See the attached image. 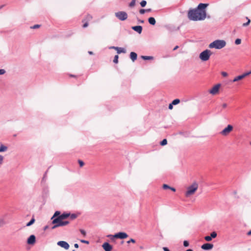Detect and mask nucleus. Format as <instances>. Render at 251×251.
<instances>
[{
    "instance_id": "obj_1",
    "label": "nucleus",
    "mask_w": 251,
    "mask_h": 251,
    "mask_svg": "<svg viewBox=\"0 0 251 251\" xmlns=\"http://www.w3.org/2000/svg\"><path fill=\"white\" fill-rule=\"evenodd\" d=\"M207 6L208 4L201 3L197 8L190 10L188 13L189 19L194 21L204 20L206 16L205 8Z\"/></svg>"
},
{
    "instance_id": "obj_2",
    "label": "nucleus",
    "mask_w": 251,
    "mask_h": 251,
    "mask_svg": "<svg viewBox=\"0 0 251 251\" xmlns=\"http://www.w3.org/2000/svg\"><path fill=\"white\" fill-rule=\"evenodd\" d=\"M226 45V42L224 40H216L211 43L209 45L210 49L215 48L216 49H221L224 48Z\"/></svg>"
},
{
    "instance_id": "obj_3",
    "label": "nucleus",
    "mask_w": 251,
    "mask_h": 251,
    "mask_svg": "<svg viewBox=\"0 0 251 251\" xmlns=\"http://www.w3.org/2000/svg\"><path fill=\"white\" fill-rule=\"evenodd\" d=\"M52 220V223L54 224V226L52 227V229L56 228L59 226H66L69 223L68 221H63V220L61 219L59 217Z\"/></svg>"
},
{
    "instance_id": "obj_4",
    "label": "nucleus",
    "mask_w": 251,
    "mask_h": 251,
    "mask_svg": "<svg viewBox=\"0 0 251 251\" xmlns=\"http://www.w3.org/2000/svg\"><path fill=\"white\" fill-rule=\"evenodd\" d=\"M198 188V184L197 182H194L192 185L187 188V191L185 195L186 197H189L193 195Z\"/></svg>"
},
{
    "instance_id": "obj_5",
    "label": "nucleus",
    "mask_w": 251,
    "mask_h": 251,
    "mask_svg": "<svg viewBox=\"0 0 251 251\" xmlns=\"http://www.w3.org/2000/svg\"><path fill=\"white\" fill-rule=\"evenodd\" d=\"M211 55V51L209 50H206L202 51L199 55L200 58L203 61L209 60Z\"/></svg>"
},
{
    "instance_id": "obj_6",
    "label": "nucleus",
    "mask_w": 251,
    "mask_h": 251,
    "mask_svg": "<svg viewBox=\"0 0 251 251\" xmlns=\"http://www.w3.org/2000/svg\"><path fill=\"white\" fill-rule=\"evenodd\" d=\"M107 237H110L111 240H112L114 238L123 239L127 238L128 237V235L126 232H120L116 233L114 235H108Z\"/></svg>"
},
{
    "instance_id": "obj_7",
    "label": "nucleus",
    "mask_w": 251,
    "mask_h": 251,
    "mask_svg": "<svg viewBox=\"0 0 251 251\" xmlns=\"http://www.w3.org/2000/svg\"><path fill=\"white\" fill-rule=\"evenodd\" d=\"M233 127L231 125H228L227 126L220 132V134L224 136H226L233 130Z\"/></svg>"
},
{
    "instance_id": "obj_8",
    "label": "nucleus",
    "mask_w": 251,
    "mask_h": 251,
    "mask_svg": "<svg viewBox=\"0 0 251 251\" xmlns=\"http://www.w3.org/2000/svg\"><path fill=\"white\" fill-rule=\"evenodd\" d=\"M116 17L121 21H124L127 18V14L126 12L119 11L115 13Z\"/></svg>"
},
{
    "instance_id": "obj_9",
    "label": "nucleus",
    "mask_w": 251,
    "mask_h": 251,
    "mask_svg": "<svg viewBox=\"0 0 251 251\" xmlns=\"http://www.w3.org/2000/svg\"><path fill=\"white\" fill-rule=\"evenodd\" d=\"M220 87L221 84L219 83L215 85L210 90H209V93L213 95L217 94L219 93Z\"/></svg>"
},
{
    "instance_id": "obj_10",
    "label": "nucleus",
    "mask_w": 251,
    "mask_h": 251,
    "mask_svg": "<svg viewBox=\"0 0 251 251\" xmlns=\"http://www.w3.org/2000/svg\"><path fill=\"white\" fill-rule=\"evenodd\" d=\"M57 245L66 250H68L69 248V244L67 242L64 241H60L58 242Z\"/></svg>"
},
{
    "instance_id": "obj_11",
    "label": "nucleus",
    "mask_w": 251,
    "mask_h": 251,
    "mask_svg": "<svg viewBox=\"0 0 251 251\" xmlns=\"http://www.w3.org/2000/svg\"><path fill=\"white\" fill-rule=\"evenodd\" d=\"M36 242V237L34 235H30L27 240V243L29 245H33Z\"/></svg>"
},
{
    "instance_id": "obj_12",
    "label": "nucleus",
    "mask_w": 251,
    "mask_h": 251,
    "mask_svg": "<svg viewBox=\"0 0 251 251\" xmlns=\"http://www.w3.org/2000/svg\"><path fill=\"white\" fill-rule=\"evenodd\" d=\"M102 247L105 251H111L112 249V246L107 242L104 243L102 245Z\"/></svg>"
},
{
    "instance_id": "obj_13",
    "label": "nucleus",
    "mask_w": 251,
    "mask_h": 251,
    "mask_svg": "<svg viewBox=\"0 0 251 251\" xmlns=\"http://www.w3.org/2000/svg\"><path fill=\"white\" fill-rule=\"evenodd\" d=\"M110 49H113L117 50V52L118 53H126V50L125 49L121 48V47H110Z\"/></svg>"
},
{
    "instance_id": "obj_14",
    "label": "nucleus",
    "mask_w": 251,
    "mask_h": 251,
    "mask_svg": "<svg viewBox=\"0 0 251 251\" xmlns=\"http://www.w3.org/2000/svg\"><path fill=\"white\" fill-rule=\"evenodd\" d=\"M213 245L209 243H205L201 246V249L204 250H210L213 248Z\"/></svg>"
},
{
    "instance_id": "obj_15",
    "label": "nucleus",
    "mask_w": 251,
    "mask_h": 251,
    "mask_svg": "<svg viewBox=\"0 0 251 251\" xmlns=\"http://www.w3.org/2000/svg\"><path fill=\"white\" fill-rule=\"evenodd\" d=\"M132 29L138 33H141L142 31V26L141 25L134 26L132 27Z\"/></svg>"
},
{
    "instance_id": "obj_16",
    "label": "nucleus",
    "mask_w": 251,
    "mask_h": 251,
    "mask_svg": "<svg viewBox=\"0 0 251 251\" xmlns=\"http://www.w3.org/2000/svg\"><path fill=\"white\" fill-rule=\"evenodd\" d=\"M130 57L132 61H134L137 59V53L134 52H131L130 53Z\"/></svg>"
},
{
    "instance_id": "obj_17",
    "label": "nucleus",
    "mask_w": 251,
    "mask_h": 251,
    "mask_svg": "<svg viewBox=\"0 0 251 251\" xmlns=\"http://www.w3.org/2000/svg\"><path fill=\"white\" fill-rule=\"evenodd\" d=\"M148 21L149 23L151 25H154L155 24L156 21L153 17L149 18Z\"/></svg>"
},
{
    "instance_id": "obj_18",
    "label": "nucleus",
    "mask_w": 251,
    "mask_h": 251,
    "mask_svg": "<svg viewBox=\"0 0 251 251\" xmlns=\"http://www.w3.org/2000/svg\"><path fill=\"white\" fill-rule=\"evenodd\" d=\"M7 150V147L2 144L0 145V152L5 151Z\"/></svg>"
},
{
    "instance_id": "obj_19",
    "label": "nucleus",
    "mask_w": 251,
    "mask_h": 251,
    "mask_svg": "<svg viewBox=\"0 0 251 251\" xmlns=\"http://www.w3.org/2000/svg\"><path fill=\"white\" fill-rule=\"evenodd\" d=\"M69 214H62L61 215L59 216L58 217L62 220L65 219L67 218H68L69 216Z\"/></svg>"
},
{
    "instance_id": "obj_20",
    "label": "nucleus",
    "mask_w": 251,
    "mask_h": 251,
    "mask_svg": "<svg viewBox=\"0 0 251 251\" xmlns=\"http://www.w3.org/2000/svg\"><path fill=\"white\" fill-rule=\"evenodd\" d=\"M243 78L242 75H240L235 77L233 79L232 82H236V81H237L241 80Z\"/></svg>"
},
{
    "instance_id": "obj_21",
    "label": "nucleus",
    "mask_w": 251,
    "mask_h": 251,
    "mask_svg": "<svg viewBox=\"0 0 251 251\" xmlns=\"http://www.w3.org/2000/svg\"><path fill=\"white\" fill-rule=\"evenodd\" d=\"M141 57L144 60H152L153 58L151 56H142Z\"/></svg>"
},
{
    "instance_id": "obj_22",
    "label": "nucleus",
    "mask_w": 251,
    "mask_h": 251,
    "mask_svg": "<svg viewBox=\"0 0 251 251\" xmlns=\"http://www.w3.org/2000/svg\"><path fill=\"white\" fill-rule=\"evenodd\" d=\"M35 222V219L34 218H32L31 220L26 224V226H30L31 225H32Z\"/></svg>"
},
{
    "instance_id": "obj_23",
    "label": "nucleus",
    "mask_w": 251,
    "mask_h": 251,
    "mask_svg": "<svg viewBox=\"0 0 251 251\" xmlns=\"http://www.w3.org/2000/svg\"><path fill=\"white\" fill-rule=\"evenodd\" d=\"M180 102V100L179 99H175L174 100H173V101L172 102V103L173 104V105H176L178 103H179Z\"/></svg>"
},
{
    "instance_id": "obj_24",
    "label": "nucleus",
    "mask_w": 251,
    "mask_h": 251,
    "mask_svg": "<svg viewBox=\"0 0 251 251\" xmlns=\"http://www.w3.org/2000/svg\"><path fill=\"white\" fill-rule=\"evenodd\" d=\"M251 74V71H250V72H247V73H245L244 74H243L242 75L243 78H245V77H246L247 76Z\"/></svg>"
},
{
    "instance_id": "obj_25",
    "label": "nucleus",
    "mask_w": 251,
    "mask_h": 251,
    "mask_svg": "<svg viewBox=\"0 0 251 251\" xmlns=\"http://www.w3.org/2000/svg\"><path fill=\"white\" fill-rule=\"evenodd\" d=\"M217 234L215 231L212 232L210 234V237H211L212 238H215L217 237Z\"/></svg>"
},
{
    "instance_id": "obj_26",
    "label": "nucleus",
    "mask_w": 251,
    "mask_h": 251,
    "mask_svg": "<svg viewBox=\"0 0 251 251\" xmlns=\"http://www.w3.org/2000/svg\"><path fill=\"white\" fill-rule=\"evenodd\" d=\"M136 0H132L130 2L129 6L130 7H133L135 5Z\"/></svg>"
},
{
    "instance_id": "obj_27",
    "label": "nucleus",
    "mask_w": 251,
    "mask_h": 251,
    "mask_svg": "<svg viewBox=\"0 0 251 251\" xmlns=\"http://www.w3.org/2000/svg\"><path fill=\"white\" fill-rule=\"evenodd\" d=\"M167 144V141L166 139H163L161 142L160 145L161 146L166 145Z\"/></svg>"
},
{
    "instance_id": "obj_28",
    "label": "nucleus",
    "mask_w": 251,
    "mask_h": 251,
    "mask_svg": "<svg viewBox=\"0 0 251 251\" xmlns=\"http://www.w3.org/2000/svg\"><path fill=\"white\" fill-rule=\"evenodd\" d=\"M118 58H119V56L118 55H116L115 56H114V60H113V62L115 63H118Z\"/></svg>"
},
{
    "instance_id": "obj_29",
    "label": "nucleus",
    "mask_w": 251,
    "mask_h": 251,
    "mask_svg": "<svg viewBox=\"0 0 251 251\" xmlns=\"http://www.w3.org/2000/svg\"><path fill=\"white\" fill-rule=\"evenodd\" d=\"M146 4H147V2L146 0H144L141 1L140 2V5L143 7H145L146 6Z\"/></svg>"
},
{
    "instance_id": "obj_30",
    "label": "nucleus",
    "mask_w": 251,
    "mask_h": 251,
    "mask_svg": "<svg viewBox=\"0 0 251 251\" xmlns=\"http://www.w3.org/2000/svg\"><path fill=\"white\" fill-rule=\"evenodd\" d=\"M5 221L3 219H0V227L2 226L5 224Z\"/></svg>"
},
{
    "instance_id": "obj_31",
    "label": "nucleus",
    "mask_w": 251,
    "mask_h": 251,
    "mask_svg": "<svg viewBox=\"0 0 251 251\" xmlns=\"http://www.w3.org/2000/svg\"><path fill=\"white\" fill-rule=\"evenodd\" d=\"M212 239V238H211V237H210V236H206L204 237V239L206 241H211Z\"/></svg>"
},
{
    "instance_id": "obj_32",
    "label": "nucleus",
    "mask_w": 251,
    "mask_h": 251,
    "mask_svg": "<svg viewBox=\"0 0 251 251\" xmlns=\"http://www.w3.org/2000/svg\"><path fill=\"white\" fill-rule=\"evenodd\" d=\"M241 40L240 39H237L235 41V44L236 45H239L241 44Z\"/></svg>"
},
{
    "instance_id": "obj_33",
    "label": "nucleus",
    "mask_w": 251,
    "mask_h": 251,
    "mask_svg": "<svg viewBox=\"0 0 251 251\" xmlns=\"http://www.w3.org/2000/svg\"><path fill=\"white\" fill-rule=\"evenodd\" d=\"M135 242H136V241H135V240L134 239H133V238H131V239H130V240H129L127 241L126 242V243H127V244H130V243H135Z\"/></svg>"
},
{
    "instance_id": "obj_34",
    "label": "nucleus",
    "mask_w": 251,
    "mask_h": 251,
    "mask_svg": "<svg viewBox=\"0 0 251 251\" xmlns=\"http://www.w3.org/2000/svg\"><path fill=\"white\" fill-rule=\"evenodd\" d=\"M247 19H248V22L247 23H244L243 24V25L244 26H246L250 24V22H251V21H250V19H249L248 18H247Z\"/></svg>"
},
{
    "instance_id": "obj_35",
    "label": "nucleus",
    "mask_w": 251,
    "mask_h": 251,
    "mask_svg": "<svg viewBox=\"0 0 251 251\" xmlns=\"http://www.w3.org/2000/svg\"><path fill=\"white\" fill-rule=\"evenodd\" d=\"M59 214L60 212L59 211H56L53 216H52V217L51 218V219H53L55 217L57 216Z\"/></svg>"
},
{
    "instance_id": "obj_36",
    "label": "nucleus",
    "mask_w": 251,
    "mask_h": 251,
    "mask_svg": "<svg viewBox=\"0 0 251 251\" xmlns=\"http://www.w3.org/2000/svg\"><path fill=\"white\" fill-rule=\"evenodd\" d=\"M163 188L164 189H170V188H171V187L169 186V185H168L167 184H163Z\"/></svg>"
},
{
    "instance_id": "obj_37",
    "label": "nucleus",
    "mask_w": 251,
    "mask_h": 251,
    "mask_svg": "<svg viewBox=\"0 0 251 251\" xmlns=\"http://www.w3.org/2000/svg\"><path fill=\"white\" fill-rule=\"evenodd\" d=\"M189 242L187 241H184L183 242V246L185 247H188L189 246Z\"/></svg>"
},
{
    "instance_id": "obj_38",
    "label": "nucleus",
    "mask_w": 251,
    "mask_h": 251,
    "mask_svg": "<svg viewBox=\"0 0 251 251\" xmlns=\"http://www.w3.org/2000/svg\"><path fill=\"white\" fill-rule=\"evenodd\" d=\"M47 172H48V170L44 174L42 180H45V181L46 180V178H47Z\"/></svg>"
},
{
    "instance_id": "obj_39",
    "label": "nucleus",
    "mask_w": 251,
    "mask_h": 251,
    "mask_svg": "<svg viewBox=\"0 0 251 251\" xmlns=\"http://www.w3.org/2000/svg\"><path fill=\"white\" fill-rule=\"evenodd\" d=\"M80 232H81V233L83 235V236H85L86 234V233L85 232V231L83 229H80Z\"/></svg>"
},
{
    "instance_id": "obj_40",
    "label": "nucleus",
    "mask_w": 251,
    "mask_h": 251,
    "mask_svg": "<svg viewBox=\"0 0 251 251\" xmlns=\"http://www.w3.org/2000/svg\"><path fill=\"white\" fill-rule=\"evenodd\" d=\"M146 12V10L144 9H141L139 10V13L141 14H144Z\"/></svg>"
},
{
    "instance_id": "obj_41",
    "label": "nucleus",
    "mask_w": 251,
    "mask_h": 251,
    "mask_svg": "<svg viewBox=\"0 0 251 251\" xmlns=\"http://www.w3.org/2000/svg\"><path fill=\"white\" fill-rule=\"evenodd\" d=\"M78 163L80 167H82L84 164V162L82 160H78Z\"/></svg>"
},
{
    "instance_id": "obj_42",
    "label": "nucleus",
    "mask_w": 251,
    "mask_h": 251,
    "mask_svg": "<svg viewBox=\"0 0 251 251\" xmlns=\"http://www.w3.org/2000/svg\"><path fill=\"white\" fill-rule=\"evenodd\" d=\"M5 73V71L4 69H0V75H3Z\"/></svg>"
},
{
    "instance_id": "obj_43",
    "label": "nucleus",
    "mask_w": 251,
    "mask_h": 251,
    "mask_svg": "<svg viewBox=\"0 0 251 251\" xmlns=\"http://www.w3.org/2000/svg\"><path fill=\"white\" fill-rule=\"evenodd\" d=\"M39 27H40V25H33L32 27H31V28L33 29H35V28H38Z\"/></svg>"
},
{
    "instance_id": "obj_44",
    "label": "nucleus",
    "mask_w": 251,
    "mask_h": 251,
    "mask_svg": "<svg viewBox=\"0 0 251 251\" xmlns=\"http://www.w3.org/2000/svg\"><path fill=\"white\" fill-rule=\"evenodd\" d=\"M3 160V157L0 155V164H2Z\"/></svg>"
},
{
    "instance_id": "obj_45",
    "label": "nucleus",
    "mask_w": 251,
    "mask_h": 251,
    "mask_svg": "<svg viewBox=\"0 0 251 251\" xmlns=\"http://www.w3.org/2000/svg\"><path fill=\"white\" fill-rule=\"evenodd\" d=\"M222 75H223V76H225V77H226V76H227V73H226V72H223L222 73Z\"/></svg>"
},
{
    "instance_id": "obj_46",
    "label": "nucleus",
    "mask_w": 251,
    "mask_h": 251,
    "mask_svg": "<svg viewBox=\"0 0 251 251\" xmlns=\"http://www.w3.org/2000/svg\"><path fill=\"white\" fill-rule=\"evenodd\" d=\"M80 242L81 243H86V244H89V241H86V240H81Z\"/></svg>"
},
{
    "instance_id": "obj_47",
    "label": "nucleus",
    "mask_w": 251,
    "mask_h": 251,
    "mask_svg": "<svg viewBox=\"0 0 251 251\" xmlns=\"http://www.w3.org/2000/svg\"><path fill=\"white\" fill-rule=\"evenodd\" d=\"M173 104L172 103L169 104V109L171 110V109H173Z\"/></svg>"
},
{
    "instance_id": "obj_48",
    "label": "nucleus",
    "mask_w": 251,
    "mask_h": 251,
    "mask_svg": "<svg viewBox=\"0 0 251 251\" xmlns=\"http://www.w3.org/2000/svg\"><path fill=\"white\" fill-rule=\"evenodd\" d=\"M227 107V104L225 103L222 104V107L223 108H226Z\"/></svg>"
},
{
    "instance_id": "obj_49",
    "label": "nucleus",
    "mask_w": 251,
    "mask_h": 251,
    "mask_svg": "<svg viewBox=\"0 0 251 251\" xmlns=\"http://www.w3.org/2000/svg\"><path fill=\"white\" fill-rule=\"evenodd\" d=\"M163 249L164 251H170L169 249L167 247H163Z\"/></svg>"
},
{
    "instance_id": "obj_50",
    "label": "nucleus",
    "mask_w": 251,
    "mask_h": 251,
    "mask_svg": "<svg viewBox=\"0 0 251 251\" xmlns=\"http://www.w3.org/2000/svg\"><path fill=\"white\" fill-rule=\"evenodd\" d=\"M87 18L88 19V20H90L92 19V17L91 15H88L87 17Z\"/></svg>"
},
{
    "instance_id": "obj_51",
    "label": "nucleus",
    "mask_w": 251,
    "mask_h": 251,
    "mask_svg": "<svg viewBox=\"0 0 251 251\" xmlns=\"http://www.w3.org/2000/svg\"><path fill=\"white\" fill-rule=\"evenodd\" d=\"M88 25V24L87 23H85L83 25V27H87Z\"/></svg>"
},
{
    "instance_id": "obj_52",
    "label": "nucleus",
    "mask_w": 251,
    "mask_h": 251,
    "mask_svg": "<svg viewBox=\"0 0 251 251\" xmlns=\"http://www.w3.org/2000/svg\"><path fill=\"white\" fill-rule=\"evenodd\" d=\"M170 189H171V190H172L174 192L176 191V189L175 188H174V187H171V188H170Z\"/></svg>"
},
{
    "instance_id": "obj_53",
    "label": "nucleus",
    "mask_w": 251,
    "mask_h": 251,
    "mask_svg": "<svg viewBox=\"0 0 251 251\" xmlns=\"http://www.w3.org/2000/svg\"><path fill=\"white\" fill-rule=\"evenodd\" d=\"M146 12H151V8L145 9Z\"/></svg>"
},
{
    "instance_id": "obj_54",
    "label": "nucleus",
    "mask_w": 251,
    "mask_h": 251,
    "mask_svg": "<svg viewBox=\"0 0 251 251\" xmlns=\"http://www.w3.org/2000/svg\"><path fill=\"white\" fill-rule=\"evenodd\" d=\"M71 217H72V218H73H73H76V216H75V214H72V215H71Z\"/></svg>"
},
{
    "instance_id": "obj_55",
    "label": "nucleus",
    "mask_w": 251,
    "mask_h": 251,
    "mask_svg": "<svg viewBox=\"0 0 251 251\" xmlns=\"http://www.w3.org/2000/svg\"><path fill=\"white\" fill-rule=\"evenodd\" d=\"M74 247L75 248H78V245L77 244H75L74 245Z\"/></svg>"
},
{
    "instance_id": "obj_56",
    "label": "nucleus",
    "mask_w": 251,
    "mask_h": 251,
    "mask_svg": "<svg viewBox=\"0 0 251 251\" xmlns=\"http://www.w3.org/2000/svg\"><path fill=\"white\" fill-rule=\"evenodd\" d=\"M178 48V47L177 46H176L174 49H173L174 50H176L177 48Z\"/></svg>"
},
{
    "instance_id": "obj_57",
    "label": "nucleus",
    "mask_w": 251,
    "mask_h": 251,
    "mask_svg": "<svg viewBox=\"0 0 251 251\" xmlns=\"http://www.w3.org/2000/svg\"><path fill=\"white\" fill-rule=\"evenodd\" d=\"M247 234L248 235H251V230L248 232Z\"/></svg>"
},
{
    "instance_id": "obj_58",
    "label": "nucleus",
    "mask_w": 251,
    "mask_h": 251,
    "mask_svg": "<svg viewBox=\"0 0 251 251\" xmlns=\"http://www.w3.org/2000/svg\"><path fill=\"white\" fill-rule=\"evenodd\" d=\"M4 5H2L0 6V9H1Z\"/></svg>"
},
{
    "instance_id": "obj_59",
    "label": "nucleus",
    "mask_w": 251,
    "mask_h": 251,
    "mask_svg": "<svg viewBox=\"0 0 251 251\" xmlns=\"http://www.w3.org/2000/svg\"><path fill=\"white\" fill-rule=\"evenodd\" d=\"M89 53L90 54H93V52L92 51H89Z\"/></svg>"
},
{
    "instance_id": "obj_60",
    "label": "nucleus",
    "mask_w": 251,
    "mask_h": 251,
    "mask_svg": "<svg viewBox=\"0 0 251 251\" xmlns=\"http://www.w3.org/2000/svg\"><path fill=\"white\" fill-rule=\"evenodd\" d=\"M140 249H144V248H143V247L141 246V247H140Z\"/></svg>"
},
{
    "instance_id": "obj_61",
    "label": "nucleus",
    "mask_w": 251,
    "mask_h": 251,
    "mask_svg": "<svg viewBox=\"0 0 251 251\" xmlns=\"http://www.w3.org/2000/svg\"><path fill=\"white\" fill-rule=\"evenodd\" d=\"M140 23H144V21H143V20L140 21Z\"/></svg>"
},
{
    "instance_id": "obj_62",
    "label": "nucleus",
    "mask_w": 251,
    "mask_h": 251,
    "mask_svg": "<svg viewBox=\"0 0 251 251\" xmlns=\"http://www.w3.org/2000/svg\"><path fill=\"white\" fill-rule=\"evenodd\" d=\"M47 228H48V226H46L45 227V229H47Z\"/></svg>"
}]
</instances>
